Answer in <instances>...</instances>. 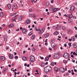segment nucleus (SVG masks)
<instances>
[{
	"label": "nucleus",
	"instance_id": "nucleus-21",
	"mask_svg": "<svg viewBox=\"0 0 77 77\" xmlns=\"http://www.w3.org/2000/svg\"><path fill=\"white\" fill-rule=\"evenodd\" d=\"M8 6L9 9H11V5L10 4H8Z\"/></svg>",
	"mask_w": 77,
	"mask_h": 77
},
{
	"label": "nucleus",
	"instance_id": "nucleus-8",
	"mask_svg": "<svg viewBox=\"0 0 77 77\" xmlns=\"http://www.w3.org/2000/svg\"><path fill=\"white\" fill-rule=\"evenodd\" d=\"M0 59L2 60V61H5L6 59L5 57L4 56H0Z\"/></svg>",
	"mask_w": 77,
	"mask_h": 77
},
{
	"label": "nucleus",
	"instance_id": "nucleus-55",
	"mask_svg": "<svg viewBox=\"0 0 77 77\" xmlns=\"http://www.w3.org/2000/svg\"><path fill=\"white\" fill-rule=\"evenodd\" d=\"M69 41H72V39H71V38H69Z\"/></svg>",
	"mask_w": 77,
	"mask_h": 77
},
{
	"label": "nucleus",
	"instance_id": "nucleus-37",
	"mask_svg": "<svg viewBox=\"0 0 77 77\" xmlns=\"http://www.w3.org/2000/svg\"><path fill=\"white\" fill-rule=\"evenodd\" d=\"M17 20V17H15V18H14L12 20L13 21H14L15 20Z\"/></svg>",
	"mask_w": 77,
	"mask_h": 77
},
{
	"label": "nucleus",
	"instance_id": "nucleus-5",
	"mask_svg": "<svg viewBox=\"0 0 77 77\" xmlns=\"http://www.w3.org/2000/svg\"><path fill=\"white\" fill-rule=\"evenodd\" d=\"M12 11H13V9H16L18 8V5H17V4H14V5L12 6Z\"/></svg>",
	"mask_w": 77,
	"mask_h": 77
},
{
	"label": "nucleus",
	"instance_id": "nucleus-38",
	"mask_svg": "<svg viewBox=\"0 0 77 77\" xmlns=\"http://www.w3.org/2000/svg\"><path fill=\"white\" fill-rule=\"evenodd\" d=\"M68 45H69V48H70L71 47V43H69L68 44Z\"/></svg>",
	"mask_w": 77,
	"mask_h": 77
},
{
	"label": "nucleus",
	"instance_id": "nucleus-32",
	"mask_svg": "<svg viewBox=\"0 0 77 77\" xmlns=\"http://www.w3.org/2000/svg\"><path fill=\"white\" fill-rule=\"evenodd\" d=\"M31 38L32 39H34L35 38V36L34 35H32L31 37Z\"/></svg>",
	"mask_w": 77,
	"mask_h": 77
},
{
	"label": "nucleus",
	"instance_id": "nucleus-48",
	"mask_svg": "<svg viewBox=\"0 0 77 77\" xmlns=\"http://www.w3.org/2000/svg\"><path fill=\"white\" fill-rule=\"evenodd\" d=\"M54 2V0H51V3H53Z\"/></svg>",
	"mask_w": 77,
	"mask_h": 77
},
{
	"label": "nucleus",
	"instance_id": "nucleus-41",
	"mask_svg": "<svg viewBox=\"0 0 77 77\" xmlns=\"http://www.w3.org/2000/svg\"><path fill=\"white\" fill-rule=\"evenodd\" d=\"M73 55H75V56H77V53H75V52H74L73 53Z\"/></svg>",
	"mask_w": 77,
	"mask_h": 77
},
{
	"label": "nucleus",
	"instance_id": "nucleus-16",
	"mask_svg": "<svg viewBox=\"0 0 77 77\" xmlns=\"http://www.w3.org/2000/svg\"><path fill=\"white\" fill-rule=\"evenodd\" d=\"M30 23V20L29 19H28L26 20L25 23L26 24H29Z\"/></svg>",
	"mask_w": 77,
	"mask_h": 77
},
{
	"label": "nucleus",
	"instance_id": "nucleus-22",
	"mask_svg": "<svg viewBox=\"0 0 77 77\" xmlns=\"http://www.w3.org/2000/svg\"><path fill=\"white\" fill-rule=\"evenodd\" d=\"M59 10V8H54V11L55 12H56V11H57Z\"/></svg>",
	"mask_w": 77,
	"mask_h": 77
},
{
	"label": "nucleus",
	"instance_id": "nucleus-25",
	"mask_svg": "<svg viewBox=\"0 0 77 77\" xmlns=\"http://www.w3.org/2000/svg\"><path fill=\"white\" fill-rule=\"evenodd\" d=\"M35 31H36V32H39V31H40L41 30L40 28L38 29L37 28H35Z\"/></svg>",
	"mask_w": 77,
	"mask_h": 77
},
{
	"label": "nucleus",
	"instance_id": "nucleus-23",
	"mask_svg": "<svg viewBox=\"0 0 77 77\" xmlns=\"http://www.w3.org/2000/svg\"><path fill=\"white\" fill-rule=\"evenodd\" d=\"M51 45L52 48H54V47H55V44L54 43H52Z\"/></svg>",
	"mask_w": 77,
	"mask_h": 77
},
{
	"label": "nucleus",
	"instance_id": "nucleus-64",
	"mask_svg": "<svg viewBox=\"0 0 77 77\" xmlns=\"http://www.w3.org/2000/svg\"><path fill=\"white\" fill-rule=\"evenodd\" d=\"M44 77H48V76H47V75H45L44 76Z\"/></svg>",
	"mask_w": 77,
	"mask_h": 77
},
{
	"label": "nucleus",
	"instance_id": "nucleus-51",
	"mask_svg": "<svg viewBox=\"0 0 77 77\" xmlns=\"http://www.w3.org/2000/svg\"><path fill=\"white\" fill-rule=\"evenodd\" d=\"M32 51H35V48H32Z\"/></svg>",
	"mask_w": 77,
	"mask_h": 77
},
{
	"label": "nucleus",
	"instance_id": "nucleus-53",
	"mask_svg": "<svg viewBox=\"0 0 77 77\" xmlns=\"http://www.w3.org/2000/svg\"><path fill=\"white\" fill-rule=\"evenodd\" d=\"M72 74V75H74L75 74V73H74V72H72L71 73Z\"/></svg>",
	"mask_w": 77,
	"mask_h": 77
},
{
	"label": "nucleus",
	"instance_id": "nucleus-14",
	"mask_svg": "<svg viewBox=\"0 0 77 77\" xmlns=\"http://www.w3.org/2000/svg\"><path fill=\"white\" fill-rule=\"evenodd\" d=\"M73 47L74 48H76L77 47V44L76 43H74L73 44Z\"/></svg>",
	"mask_w": 77,
	"mask_h": 77
},
{
	"label": "nucleus",
	"instance_id": "nucleus-62",
	"mask_svg": "<svg viewBox=\"0 0 77 77\" xmlns=\"http://www.w3.org/2000/svg\"><path fill=\"white\" fill-rule=\"evenodd\" d=\"M51 42H54V40H52Z\"/></svg>",
	"mask_w": 77,
	"mask_h": 77
},
{
	"label": "nucleus",
	"instance_id": "nucleus-63",
	"mask_svg": "<svg viewBox=\"0 0 77 77\" xmlns=\"http://www.w3.org/2000/svg\"><path fill=\"white\" fill-rule=\"evenodd\" d=\"M75 38H77V35H75Z\"/></svg>",
	"mask_w": 77,
	"mask_h": 77
},
{
	"label": "nucleus",
	"instance_id": "nucleus-30",
	"mask_svg": "<svg viewBox=\"0 0 77 77\" xmlns=\"http://www.w3.org/2000/svg\"><path fill=\"white\" fill-rule=\"evenodd\" d=\"M50 65L51 66H54V63L53 62H51L50 64Z\"/></svg>",
	"mask_w": 77,
	"mask_h": 77
},
{
	"label": "nucleus",
	"instance_id": "nucleus-61",
	"mask_svg": "<svg viewBox=\"0 0 77 77\" xmlns=\"http://www.w3.org/2000/svg\"><path fill=\"white\" fill-rule=\"evenodd\" d=\"M74 28L75 30H77V27L76 26H75Z\"/></svg>",
	"mask_w": 77,
	"mask_h": 77
},
{
	"label": "nucleus",
	"instance_id": "nucleus-11",
	"mask_svg": "<svg viewBox=\"0 0 77 77\" xmlns=\"http://www.w3.org/2000/svg\"><path fill=\"white\" fill-rule=\"evenodd\" d=\"M9 58L10 59H13L14 58V56H13V54H10L9 56Z\"/></svg>",
	"mask_w": 77,
	"mask_h": 77
},
{
	"label": "nucleus",
	"instance_id": "nucleus-24",
	"mask_svg": "<svg viewBox=\"0 0 77 77\" xmlns=\"http://www.w3.org/2000/svg\"><path fill=\"white\" fill-rule=\"evenodd\" d=\"M22 59L24 61L26 60H27V57H22Z\"/></svg>",
	"mask_w": 77,
	"mask_h": 77
},
{
	"label": "nucleus",
	"instance_id": "nucleus-49",
	"mask_svg": "<svg viewBox=\"0 0 77 77\" xmlns=\"http://www.w3.org/2000/svg\"><path fill=\"white\" fill-rule=\"evenodd\" d=\"M76 18H77V17H76L75 16H74L73 17V19H76Z\"/></svg>",
	"mask_w": 77,
	"mask_h": 77
},
{
	"label": "nucleus",
	"instance_id": "nucleus-9",
	"mask_svg": "<svg viewBox=\"0 0 77 77\" xmlns=\"http://www.w3.org/2000/svg\"><path fill=\"white\" fill-rule=\"evenodd\" d=\"M15 25L14 23H11L10 25H8V27L9 28H11V27H14Z\"/></svg>",
	"mask_w": 77,
	"mask_h": 77
},
{
	"label": "nucleus",
	"instance_id": "nucleus-29",
	"mask_svg": "<svg viewBox=\"0 0 77 77\" xmlns=\"http://www.w3.org/2000/svg\"><path fill=\"white\" fill-rule=\"evenodd\" d=\"M53 8H54V7L52 6L49 8V9L50 11H53Z\"/></svg>",
	"mask_w": 77,
	"mask_h": 77
},
{
	"label": "nucleus",
	"instance_id": "nucleus-17",
	"mask_svg": "<svg viewBox=\"0 0 77 77\" xmlns=\"http://www.w3.org/2000/svg\"><path fill=\"white\" fill-rule=\"evenodd\" d=\"M50 6V2H47L45 5L46 7H48V6Z\"/></svg>",
	"mask_w": 77,
	"mask_h": 77
},
{
	"label": "nucleus",
	"instance_id": "nucleus-31",
	"mask_svg": "<svg viewBox=\"0 0 77 77\" xmlns=\"http://www.w3.org/2000/svg\"><path fill=\"white\" fill-rule=\"evenodd\" d=\"M19 21H21L22 20V17H20L18 18Z\"/></svg>",
	"mask_w": 77,
	"mask_h": 77
},
{
	"label": "nucleus",
	"instance_id": "nucleus-34",
	"mask_svg": "<svg viewBox=\"0 0 77 77\" xmlns=\"http://www.w3.org/2000/svg\"><path fill=\"white\" fill-rule=\"evenodd\" d=\"M32 33H33V32H30L28 34L29 36H30V35H32Z\"/></svg>",
	"mask_w": 77,
	"mask_h": 77
},
{
	"label": "nucleus",
	"instance_id": "nucleus-26",
	"mask_svg": "<svg viewBox=\"0 0 77 77\" xmlns=\"http://www.w3.org/2000/svg\"><path fill=\"white\" fill-rule=\"evenodd\" d=\"M54 34L55 35H57L59 34L58 33V32L56 31L54 32Z\"/></svg>",
	"mask_w": 77,
	"mask_h": 77
},
{
	"label": "nucleus",
	"instance_id": "nucleus-36",
	"mask_svg": "<svg viewBox=\"0 0 77 77\" xmlns=\"http://www.w3.org/2000/svg\"><path fill=\"white\" fill-rule=\"evenodd\" d=\"M17 14V13H14L11 15V16H14V15H15Z\"/></svg>",
	"mask_w": 77,
	"mask_h": 77
},
{
	"label": "nucleus",
	"instance_id": "nucleus-10",
	"mask_svg": "<svg viewBox=\"0 0 77 77\" xmlns=\"http://www.w3.org/2000/svg\"><path fill=\"white\" fill-rule=\"evenodd\" d=\"M60 70L61 72H64L65 71V69L63 68H60Z\"/></svg>",
	"mask_w": 77,
	"mask_h": 77
},
{
	"label": "nucleus",
	"instance_id": "nucleus-45",
	"mask_svg": "<svg viewBox=\"0 0 77 77\" xmlns=\"http://www.w3.org/2000/svg\"><path fill=\"white\" fill-rule=\"evenodd\" d=\"M63 30H65V27L63 26L62 27Z\"/></svg>",
	"mask_w": 77,
	"mask_h": 77
},
{
	"label": "nucleus",
	"instance_id": "nucleus-19",
	"mask_svg": "<svg viewBox=\"0 0 77 77\" xmlns=\"http://www.w3.org/2000/svg\"><path fill=\"white\" fill-rule=\"evenodd\" d=\"M49 59V57L48 56L46 57L45 59V61H48Z\"/></svg>",
	"mask_w": 77,
	"mask_h": 77
},
{
	"label": "nucleus",
	"instance_id": "nucleus-56",
	"mask_svg": "<svg viewBox=\"0 0 77 77\" xmlns=\"http://www.w3.org/2000/svg\"><path fill=\"white\" fill-rule=\"evenodd\" d=\"M9 48V47H6V50H8V49Z\"/></svg>",
	"mask_w": 77,
	"mask_h": 77
},
{
	"label": "nucleus",
	"instance_id": "nucleus-3",
	"mask_svg": "<svg viewBox=\"0 0 77 77\" xmlns=\"http://www.w3.org/2000/svg\"><path fill=\"white\" fill-rule=\"evenodd\" d=\"M35 60V57L33 56L32 55L30 57L29 61L30 62H33Z\"/></svg>",
	"mask_w": 77,
	"mask_h": 77
},
{
	"label": "nucleus",
	"instance_id": "nucleus-57",
	"mask_svg": "<svg viewBox=\"0 0 77 77\" xmlns=\"http://www.w3.org/2000/svg\"><path fill=\"white\" fill-rule=\"evenodd\" d=\"M49 50L51 51L52 50V49H51V48H49Z\"/></svg>",
	"mask_w": 77,
	"mask_h": 77
},
{
	"label": "nucleus",
	"instance_id": "nucleus-54",
	"mask_svg": "<svg viewBox=\"0 0 77 77\" xmlns=\"http://www.w3.org/2000/svg\"><path fill=\"white\" fill-rule=\"evenodd\" d=\"M23 77H27V76L26 75H23Z\"/></svg>",
	"mask_w": 77,
	"mask_h": 77
},
{
	"label": "nucleus",
	"instance_id": "nucleus-58",
	"mask_svg": "<svg viewBox=\"0 0 77 77\" xmlns=\"http://www.w3.org/2000/svg\"><path fill=\"white\" fill-rule=\"evenodd\" d=\"M74 71H75V72H77V70L74 69Z\"/></svg>",
	"mask_w": 77,
	"mask_h": 77
},
{
	"label": "nucleus",
	"instance_id": "nucleus-7",
	"mask_svg": "<svg viewBox=\"0 0 77 77\" xmlns=\"http://www.w3.org/2000/svg\"><path fill=\"white\" fill-rule=\"evenodd\" d=\"M56 29H57V30H59L60 29V26H59L58 24H57L56 25Z\"/></svg>",
	"mask_w": 77,
	"mask_h": 77
},
{
	"label": "nucleus",
	"instance_id": "nucleus-40",
	"mask_svg": "<svg viewBox=\"0 0 77 77\" xmlns=\"http://www.w3.org/2000/svg\"><path fill=\"white\" fill-rule=\"evenodd\" d=\"M69 21V23H72V19H70V20H68Z\"/></svg>",
	"mask_w": 77,
	"mask_h": 77
},
{
	"label": "nucleus",
	"instance_id": "nucleus-15",
	"mask_svg": "<svg viewBox=\"0 0 77 77\" xmlns=\"http://www.w3.org/2000/svg\"><path fill=\"white\" fill-rule=\"evenodd\" d=\"M8 38V37H7V35H5L4 36V39L5 41H7V39Z\"/></svg>",
	"mask_w": 77,
	"mask_h": 77
},
{
	"label": "nucleus",
	"instance_id": "nucleus-1",
	"mask_svg": "<svg viewBox=\"0 0 77 77\" xmlns=\"http://www.w3.org/2000/svg\"><path fill=\"white\" fill-rule=\"evenodd\" d=\"M51 67L49 66H46L44 69V72L46 74H47L49 71H51Z\"/></svg>",
	"mask_w": 77,
	"mask_h": 77
},
{
	"label": "nucleus",
	"instance_id": "nucleus-43",
	"mask_svg": "<svg viewBox=\"0 0 77 77\" xmlns=\"http://www.w3.org/2000/svg\"><path fill=\"white\" fill-rule=\"evenodd\" d=\"M70 31H71V30L70 29H67V32L68 33H69V32H70Z\"/></svg>",
	"mask_w": 77,
	"mask_h": 77
},
{
	"label": "nucleus",
	"instance_id": "nucleus-52",
	"mask_svg": "<svg viewBox=\"0 0 77 77\" xmlns=\"http://www.w3.org/2000/svg\"><path fill=\"white\" fill-rule=\"evenodd\" d=\"M42 66H44V63H42Z\"/></svg>",
	"mask_w": 77,
	"mask_h": 77
},
{
	"label": "nucleus",
	"instance_id": "nucleus-4",
	"mask_svg": "<svg viewBox=\"0 0 77 77\" xmlns=\"http://www.w3.org/2000/svg\"><path fill=\"white\" fill-rule=\"evenodd\" d=\"M64 57L65 58L68 59L69 57V54L67 53H65L64 54Z\"/></svg>",
	"mask_w": 77,
	"mask_h": 77
},
{
	"label": "nucleus",
	"instance_id": "nucleus-33",
	"mask_svg": "<svg viewBox=\"0 0 77 77\" xmlns=\"http://www.w3.org/2000/svg\"><path fill=\"white\" fill-rule=\"evenodd\" d=\"M33 15H34V14H29V17H33Z\"/></svg>",
	"mask_w": 77,
	"mask_h": 77
},
{
	"label": "nucleus",
	"instance_id": "nucleus-59",
	"mask_svg": "<svg viewBox=\"0 0 77 77\" xmlns=\"http://www.w3.org/2000/svg\"><path fill=\"white\" fill-rule=\"evenodd\" d=\"M32 3H33V2H34V0H31Z\"/></svg>",
	"mask_w": 77,
	"mask_h": 77
},
{
	"label": "nucleus",
	"instance_id": "nucleus-35",
	"mask_svg": "<svg viewBox=\"0 0 77 77\" xmlns=\"http://www.w3.org/2000/svg\"><path fill=\"white\" fill-rule=\"evenodd\" d=\"M3 12H2L0 14V16L2 17L3 16Z\"/></svg>",
	"mask_w": 77,
	"mask_h": 77
},
{
	"label": "nucleus",
	"instance_id": "nucleus-27",
	"mask_svg": "<svg viewBox=\"0 0 77 77\" xmlns=\"http://www.w3.org/2000/svg\"><path fill=\"white\" fill-rule=\"evenodd\" d=\"M44 31L43 30L42 31H40L38 32V34H39V35H41V34H42V33Z\"/></svg>",
	"mask_w": 77,
	"mask_h": 77
},
{
	"label": "nucleus",
	"instance_id": "nucleus-13",
	"mask_svg": "<svg viewBox=\"0 0 77 77\" xmlns=\"http://www.w3.org/2000/svg\"><path fill=\"white\" fill-rule=\"evenodd\" d=\"M50 36V34L48 33H46L44 37L45 38H48V36Z\"/></svg>",
	"mask_w": 77,
	"mask_h": 77
},
{
	"label": "nucleus",
	"instance_id": "nucleus-6",
	"mask_svg": "<svg viewBox=\"0 0 77 77\" xmlns=\"http://www.w3.org/2000/svg\"><path fill=\"white\" fill-rule=\"evenodd\" d=\"M22 33L23 34H26V32H27V30L26 29L23 28L22 29Z\"/></svg>",
	"mask_w": 77,
	"mask_h": 77
},
{
	"label": "nucleus",
	"instance_id": "nucleus-46",
	"mask_svg": "<svg viewBox=\"0 0 77 77\" xmlns=\"http://www.w3.org/2000/svg\"><path fill=\"white\" fill-rule=\"evenodd\" d=\"M32 17L34 18H36V16L35 15V14H34V15H33Z\"/></svg>",
	"mask_w": 77,
	"mask_h": 77
},
{
	"label": "nucleus",
	"instance_id": "nucleus-39",
	"mask_svg": "<svg viewBox=\"0 0 77 77\" xmlns=\"http://www.w3.org/2000/svg\"><path fill=\"white\" fill-rule=\"evenodd\" d=\"M42 15L44 17H47V16L45 15V13H42Z\"/></svg>",
	"mask_w": 77,
	"mask_h": 77
},
{
	"label": "nucleus",
	"instance_id": "nucleus-60",
	"mask_svg": "<svg viewBox=\"0 0 77 77\" xmlns=\"http://www.w3.org/2000/svg\"><path fill=\"white\" fill-rule=\"evenodd\" d=\"M71 57L72 58H73V57H74V55H72L71 56Z\"/></svg>",
	"mask_w": 77,
	"mask_h": 77
},
{
	"label": "nucleus",
	"instance_id": "nucleus-18",
	"mask_svg": "<svg viewBox=\"0 0 77 77\" xmlns=\"http://www.w3.org/2000/svg\"><path fill=\"white\" fill-rule=\"evenodd\" d=\"M74 6H71L70 7V9L71 10V11H73L74 10Z\"/></svg>",
	"mask_w": 77,
	"mask_h": 77
},
{
	"label": "nucleus",
	"instance_id": "nucleus-2",
	"mask_svg": "<svg viewBox=\"0 0 77 77\" xmlns=\"http://www.w3.org/2000/svg\"><path fill=\"white\" fill-rule=\"evenodd\" d=\"M59 54H55L53 56L54 59H59Z\"/></svg>",
	"mask_w": 77,
	"mask_h": 77
},
{
	"label": "nucleus",
	"instance_id": "nucleus-12",
	"mask_svg": "<svg viewBox=\"0 0 77 77\" xmlns=\"http://www.w3.org/2000/svg\"><path fill=\"white\" fill-rule=\"evenodd\" d=\"M59 69L58 68V67H56L54 68V71L55 72H57L59 70Z\"/></svg>",
	"mask_w": 77,
	"mask_h": 77
},
{
	"label": "nucleus",
	"instance_id": "nucleus-44",
	"mask_svg": "<svg viewBox=\"0 0 77 77\" xmlns=\"http://www.w3.org/2000/svg\"><path fill=\"white\" fill-rule=\"evenodd\" d=\"M29 11L30 12H31L32 11V9H29Z\"/></svg>",
	"mask_w": 77,
	"mask_h": 77
},
{
	"label": "nucleus",
	"instance_id": "nucleus-20",
	"mask_svg": "<svg viewBox=\"0 0 77 77\" xmlns=\"http://www.w3.org/2000/svg\"><path fill=\"white\" fill-rule=\"evenodd\" d=\"M68 17L69 18H72V14H69L68 15Z\"/></svg>",
	"mask_w": 77,
	"mask_h": 77
},
{
	"label": "nucleus",
	"instance_id": "nucleus-28",
	"mask_svg": "<svg viewBox=\"0 0 77 77\" xmlns=\"http://www.w3.org/2000/svg\"><path fill=\"white\" fill-rule=\"evenodd\" d=\"M71 39H72V41H75V37H74V36L72 37L71 38Z\"/></svg>",
	"mask_w": 77,
	"mask_h": 77
},
{
	"label": "nucleus",
	"instance_id": "nucleus-42",
	"mask_svg": "<svg viewBox=\"0 0 77 77\" xmlns=\"http://www.w3.org/2000/svg\"><path fill=\"white\" fill-rule=\"evenodd\" d=\"M2 72L3 73H5V72H6V71L5 69H4L3 70Z\"/></svg>",
	"mask_w": 77,
	"mask_h": 77
},
{
	"label": "nucleus",
	"instance_id": "nucleus-47",
	"mask_svg": "<svg viewBox=\"0 0 77 77\" xmlns=\"http://www.w3.org/2000/svg\"><path fill=\"white\" fill-rule=\"evenodd\" d=\"M63 63H66V61L65 60H63Z\"/></svg>",
	"mask_w": 77,
	"mask_h": 77
},
{
	"label": "nucleus",
	"instance_id": "nucleus-50",
	"mask_svg": "<svg viewBox=\"0 0 77 77\" xmlns=\"http://www.w3.org/2000/svg\"><path fill=\"white\" fill-rule=\"evenodd\" d=\"M18 56H15V57H14V58L15 59H18Z\"/></svg>",
	"mask_w": 77,
	"mask_h": 77
}]
</instances>
